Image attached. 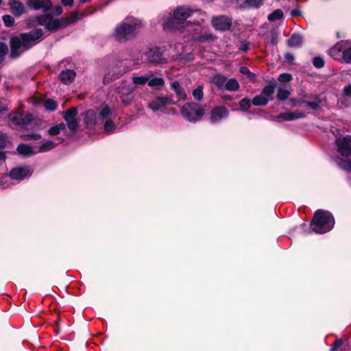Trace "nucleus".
<instances>
[{"mask_svg": "<svg viewBox=\"0 0 351 351\" xmlns=\"http://www.w3.org/2000/svg\"><path fill=\"white\" fill-rule=\"evenodd\" d=\"M11 143L6 133H0V150L4 149L8 144Z\"/></svg>", "mask_w": 351, "mask_h": 351, "instance_id": "obj_36", "label": "nucleus"}, {"mask_svg": "<svg viewBox=\"0 0 351 351\" xmlns=\"http://www.w3.org/2000/svg\"><path fill=\"white\" fill-rule=\"evenodd\" d=\"M6 158V152L0 151V161H5Z\"/></svg>", "mask_w": 351, "mask_h": 351, "instance_id": "obj_61", "label": "nucleus"}, {"mask_svg": "<svg viewBox=\"0 0 351 351\" xmlns=\"http://www.w3.org/2000/svg\"><path fill=\"white\" fill-rule=\"evenodd\" d=\"M226 77L222 75L217 74L212 79L213 83L218 88H222L226 82Z\"/></svg>", "mask_w": 351, "mask_h": 351, "instance_id": "obj_30", "label": "nucleus"}, {"mask_svg": "<svg viewBox=\"0 0 351 351\" xmlns=\"http://www.w3.org/2000/svg\"><path fill=\"white\" fill-rule=\"evenodd\" d=\"M290 94L289 90L280 87L278 89L276 97L279 101H285L289 98Z\"/></svg>", "mask_w": 351, "mask_h": 351, "instance_id": "obj_34", "label": "nucleus"}, {"mask_svg": "<svg viewBox=\"0 0 351 351\" xmlns=\"http://www.w3.org/2000/svg\"><path fill=\"white\" fill-rule=\"evenodd\" d=\"M239 72L240 73H241L242 75H246L247 77L250 80V81H255L256 79V75L255 73L251 72L250 71V69L247 67V66H241L240 69H239Z\"/></svg>", "mask_w": 351, "mask_h": 351, "instance_id": "obj_33", "label": "nucleus"}, {"mask_svg": "<svg viewBox=\"0 0 351 351\" xmlns=\"http://www.w3.org/2000/svg\"><path fill=\"white\" fill-rule=\"evenodd\" d=\"M58 144L53 141H45L40 145L35 146L36 152V154L47 152L53 149Z\"/></svg>", "mask_w": 351, "mask_h": 351, "instance_id": "obj_23", "label": "nucleus"}, {"mask_svg": "<svg viewBox=\"0 0 351 351\" xmlns=\"http://www.w3.org/2000/svg\"><path fill=\"white\" fill-rule=\"evenodd\" d=\"M61 2L64 6H72L74 3V0H61Z\"/></svg>", "mask_w": 351, "mask_h": 351, "instance_id": "obj_60", "label": "nucleus"}, {"mask_svg": "<svg viewBox=\"0 0 351 351\" xmlns=\"http://www.w3.org/2000/svg\"><path fill=\"white\" fill-rule=\"evenodd\" d=\"M8 53V45L3 43L0 42V64L3 63L4 56Z\"/></svg>", "mask_w": 351, "mask_h": 351, "instance_id": "obj_43", "label": "nucleus"}, {"mask_svg": "<svg viewBox=\"0 0 351 351\" xmlns=\"http://www.w3.org/2000/svg\"><path fill=\"white\" fill-rule=\"evenodd\" d=\"M44 106L47 110L54 111L58 107L56 101L52 99H47L44 104Z\"/></svg>", "mask_w": 351, "mask_h": 351, "instance_id": "obj_38", "label": "nucleus"}, {"mask_svg": "<svg viewBox=\"0 0 351 351\" xmlns=\"http://www.w3.org/2000/svg\"><path fill=\"white\" fill-rule=\"evenodd\" d=\"M211 23L215 29L221 32L230 29L232 26L231 19L223 15L213 17Z\"/></svg>", "mask_w": 351, "mask_h": 351, "instance_id": "obj_11", "label": "nucleus"}, {"mask_svg": "<svg viewBox=\"0 0 351 351\" xmlns=\"http://www.w3.org/2000/svg\"><path fill=\"white\" fill-rule=\"evenodd\" d=\"M263 3V0H244L242 8H259Z\"/></svg>", "mask_w": 351, "mask_h": 351, "instance_id": "obj_29", "label": "nucleus"}, {"mask_svg": "<svg viewBox=\"0 0 351 351\" xmlns=\"http://www.w3.org/2000/svg\"><path fill=\"white\" fill-rule=\"evenodd\" d=\"M293 77L291 74L288 73H284L279 75L278 77V80L280 82H289L292 80Z\"/></svg>", "mask_w": 351, "mask_h": 351, "instance_id": "obj_46", "label": "nucleus"}, {"mask_svg": "<svg viewBox=\"0 0 351 351\" xmlns=\"http://www.w3.org/2000/svg\"><path fill=\"white\" fill-rule=\"evenodd\" d=\"M215 37L211 34H205L199 36V40L201 42H206L208 40H213Z\"/></svg>", "mask_w": 351, "mask_h": 351, "instance_id": "obj_53", "label": "nucleus"}, {"mask_svg": "<svg viewBox=\"0 0 351 351\" xmlns=\"http://www.w3.org/2000/svg\"><path fill=\"white\" fill-rule=\"evenodd\" d=\"M35 20L38 22V25L45 26V29L49 32H54L59 30V19L53 18L50 14L38 15L35 19H29L32 22H34Z\"/></svg>", "mask_w": 351, "mask_h": 351, "instance_id": "obj_7", "label": "nucleus"}, {"mask_svg": "<svg viewBox=\"0 0 351 351\" xmlns=\"http://www.w3.org/2000/svg\"><path fill=\"white\" fill-rule=\"evenodd\" d=\"M303 40V37L300 34L294 33L288 39L287 45L291 47H300L302 45Z\"/></svg>", "mask_w": 351, "mask_h": 351, "instance_id": "obj_26", "label": "nucleus"}, {"mask_svg": "<svg viewBox=\"0 0 351 351\" xmlns=\"http://www.w3.org/2000/svg\"><path fill=\"white\" fill-rule=\"evenodd\" d=\"M172 95L157 96L148 103V107L153 111H163L169 104H174Z\"/></svg>", "mask_w": 351, "mask_h": 351, "instance_id": "obj_8", "label": "nucleus"}, {"mask_svg": "<svg viewBox=\"0 0 351 351\" xmlns=\"http://www.w3.org/2000/svg\"><path fill=\"white\" fill-rule=\"evenodd\" d=\"M321 100L318 97H315V100L312 101H305V106L313 110H318L320 108Z\"/></svg>", "mask_w": 351, "mask_h": 351, "instance_id": "obj_37", "label": "nucleus"}, {"mask_svg": "<svg viewBox=\"0 0 351 351\" xmlns=\"http://www.w3.org/2000/svg\"><path fill=\"white\" fill-rule=\"evenodd\" d=\"M104 130L108 133H112L115 130L114 123L112 119H107L104 125Z\"/></svg>", "mask_w": 351, "mask_h": 351, "instance_id": "obj_40", "label": "nucleus"}, {"mask_svg": "<svg viewBox=\"0 0 351 351\" xmlns=\"http://www.w3.org/2000/svg\"><path fill=\"white\" fill-rule=\"evenodd\" d=\"M337 150L344 157L351 156V135H347L343 138H338L335 141Z\"/></svg>", "mask_w": 351, "mask_h": 351, "instance_id": "obj_10", "label": "nucleus"}, {"mask_svg": "<svg viewBox=\"0 0 351 351\" xmlns=\"http://www.w3.org/2000/svg\"><path fill=\"white\" fill-rule=\"evenodd\" d=\"M165 84L163 78L161 77H154L150 80H148V85L149 86H162Z\"/></svg>", "mask_w": 351, "mask_h": 351, "instance_id": "obj_45", "label": "nucleus"}, {"mask_svg": "<svg viewBox=\"0 0 351 351\" xmlns=\"http://www.w3.org/2000/svg\"><path fill=\"white\" fill-rule=\"evenodd\" d=\"M339 167L347 171H351V160H341L338 162Z\"/></svg>", "mask_w": 351, "mask_h": 351, "instance_id": "obj_47", "label": "nucleus"}, {"mask_svg": "<svg viewBox=\"0 0 351 351\" xmlns=\"http://www.w3.org/2000/svg\"><path fill=\"white\" fill-rule=\"evenodd\" d=\"M252 104V100H250L248 98H243L239 102V106L243 111H247L250 109L251 107V105Z\"/></svg>", "mask_w": 351, "mask_h": 351, "instance_id": "obj_35", "label": "nucleus"}, {"mask_svg": "<svg viewBox=\"0 0 351 351\" xmlns=\"http://www.w3.org/2000/svg\"><path fill=\"white\" fill-rule=\"evenodd\" d=\"M60 132V131L59 130V129H58V126H56V125L51 127L48 130V134L51 136H56V135L59 134Z\"/></svg>", "mask_w": 351, "mask_h": 351, "instance_id": "obj_54", "label": "nucleus"}, {"mask_svg": "<svg viewBox=\"0 0 351 351\" xmlns=\"http://www.w3.org/2000/svg\"><path fill=\"white\" fill-rule=\"evenodd\" d=\"M42 138L41 135L38 133H31L24 136L25 141H38Z\"/></svg>", "mask_w": 351, "mask_h": 351, "instance_id": "obj_48", "label": "nucleus"}, {"mask_svg": "<svg viewBox=\"0 0 351 351\" xmlns=\"http://www.w3.org/2000/svg\"><path fill=\"white\" fill-rule=\"evenodd\" d=\"M228 115L229 111L225 106H216L210 112V121L212 123H215L221 119L228 117Z\"/></svg>", "mask_w": 351, "mask_h": 351, "instance_id": "obj_15", "label": "nucleus"}, {"mask_svg": "<svg viewBox=\"0 0 351 351\" xmlns=\"http://www.w3.org/2000/svg\"><path fill=\"white\" fill-rule=\"evenodd\" d=\"M132 90V93H133L134 91V88H127L125 86V93H128L130 92V90Z\"/></svg>", "mask_w": 351, "mask_h": 351, "instance_id": "obj_64", "label": "nucleus"}, {"mask_svg": "<svg viewBox=\"0 0 351 351\" xmlns=\"http://www.w3.org/2000/svg\"><path fill=\"white\" fill-rule=\"evenodd\" d=\"M87 15H88V13L83 12L81 14V17H80L77 12H71L69 16L59 19V29L68 27L71 24L79 21L82 17L86 16Z\"/></svg>", "mask_w": 351, "mask_h": 351, "instance_id": "obj_14", "label": "nucleus"}, {"mask_svg": "<svg viewBox=\"0 0 351 351\" xmlns=\"http://www.w3.org/2000/svg\"><path fill=\"white\" fill-rule=\"evenodd\" d=\"M193 95L197 101H202L204 97L203 87L198 86L197 88L193 90Z\"/></svg>", "mask_w": 351, "mask_h": 351, "instance_id": "obj_39", "label": "nucleus"}, {"mask_svg": "<svg viewBox=\"0 0 351 351\" xmlns=\"http://www.w3.org/2000/svg\"><path fill=\"white\" fill-rule=\"evenodd\" d=\"M143 27L141 19L128 16L116 26L113 36L119 43H125L134 38Z\"/></svg>", "mask_w": 351, "mask_h": 351, "instance_id": "obj_2", "label": "nucleus"}, {"mask_svg": "<svg viewBox=\"0 0 351 351\" xmlns=\"http://www.w3.org/2000/svg\"><path fill=\"white\" fill-rule=\"evenodd\" d=\"M269 101V98H266L261 93L255 96L252 100V104L256 106H265Z\"/></svg>", "mask_w": 351, "mask_h": 351, "instance_id": "obj_28", "label": "nucleus"}, {"mask_svg": "<svg viewBox=\"0 0 351 351\" xmlns=\"http://www.w3.org/2000/svg\"><path fill=\"white\" fill-rule=\"evenodd\" d=\"M43 31L40 28L18 36H12L10 38V54L12 59L18 58L23 52L32 49L43 37Z\"/></svg>", "mask_w": 351, "mask_h": 351, "instance_id": "obj_1", "label": "nucleus"}, {"mask_svg": "<svg viewBox=\"0 0 351 351\" xmlns=\"http://www.w3.org/2000/svg\"><path fill=\"white\" fill-rule=\"evenodd\" d=\"M82 116L83 121L87 126H92L98 124V123H96L97 114L94 110L89 109L85 111L84 112H83Z\"/></svg>", "mask_w": 351, "mask_h": 351, "instance_id": "obj_20", "label": "nucleus"}, {"mask_svg": "<svg viewBox=\"0 0 351 351\" xmlns=\"http://www.w3.org/2000/svg\"><path fill=\"white\" fill-rule=\"evenodd\" d=\"M277 84L275 81H269L267 84L263 88L261 93L266 98H269V101L274 99V94L276 88Z\"/></svg>", "mask_w": 351, "mask_h": 351, "instance_id": "obj_21", "label": "nucleus"}, {"mask_svg": "<svg viewBox=\"0 0 351 351\" xmlns=\"http://www.w3.org/2000/svg\"><path fill=\"white\" fill-rule=\"evenodd\" d=\"M63 12V9L62 8V6L60 5H56L53 8V14L56 15V16H60L62 14Z\"/></svg>", "mask_w": 351, "mask_h": 351, "instance_id": "obj_56", "label": "nucleus"}, {"mask_svg": "<svg viewBox=\"0 0 351 351\" xmlns=\"http://www.w3.org/2000/svg\"><path fill=\"white\" fill-rule=\"evenodd\" d=\"M10 119L14 125L23 127L27 125L34 120L31 114H27L23 117L14 116Z\"/></svg>", "mask_w": 351, "mask_h": 351, "instance_id": "obj_22", "label": "nucleus"}, {"mask_svg": "<svg viewBox=\"0 0 351 351\" xmlns=\"http://www.w3.org/2000/svg\"><path fill=\"white\" fill-rule=\"evenodd\" d=\"M8 5L15 17H20L26 12L23 3L19 0H9Z\"/></svg>", "mask_w": 351, "mask_h": 351, "instance_id": "obj_17", "label": "nucleus"}, {"mask_svg": "<svg viewBox=\"0 0 351 351\" xmlns=\"http://www.w3.org/2000/svg\"><path fill=\"white\" fill-rule=\"evenodd\" d=\"M328 54L336 60H340L341 59L343 60V51L337 45L329 49Z\"/></svg>", "mask_w": 351, "mask_h": 351, "instance_id": "obj_27", "label": "nucleus"}, {"mask_svg": "<svg viewBox=\"0 0 351 351\" xmlns=\"http://www.w3.org/2000/svg\"><path fill=\"white\" fill-rule=\"evenodd\" d=\"M111 113V110L108 106H105L102 108L99 113V118L105 119L108 117Z\"/></svg>", "mask_w": 351, "mask_h": 351, "instance_id": "obj_49", "label": "nucleus"}, {"mask_svg": "<svg viewBox=\"0 0 351 351\" xmlns=\"http://www.w3.org/2000/svg\"><path fill=\"white\" fill-rule=\"evenodd\" d=\"M171 88L176 93L180 99L182 101L186 99L187 96L186 92L178 81H174L171 84Z\"/></svg>", "mask_w": 351, "mask_h": 351, "instance_id": "obj_24", "label": "nucleus"}, {"mask_svg": "<svg viewBox=\"0 0 351 351\" xmlns=\"http://www.w3.org/2000/svg\"><path fill=\"white\" fill-rule=\"evenodd\" d=\"M343 62L351 64V47L343 50Z\"/></svg>", "mask_w": 351, "mask_h": 351, "instance_id": "obj_50", "label": "nucleus"}, {"mask_svg": "<svg viewBox=\"0 0 351 351\" xmlns=\"http://www.w3.org/2000/svg\"><path fill=\"white\" fill-rule=\"evenodd\" d=\"M141 60L144 63L155 66L166 62L163 53L158 47L149 48L141 55Z\"/></svg>", "mask_w": 351, "mask_h": 351, "instance_id": "obj_6", "label": "nucleus"}, {"mask_svg": "<svg viewBox=\"0 0 351 351\" xmlns=\"http://www.w3.org/2000/svg\"><path fill=\"white\" fill-rule=\"evenodd\" d=\"M312 63H313V65L316 69H322L325 65L324 60L322 58L319 57V56L314 57L313 58V60H312Z\"/></svg>", "mask_w": 351, "mask_h": 351, "instance_id": "obj_42", "label": "nucleus"}, {"mask_svg": "<svg viewBox=\"0 0 351 351\" xmlns=\"http://www.w3.org/2000/svg\"><path fill=\"white\" fill-rule=\"evenodd\" d=\"M4 25L7 27H11L14 25V19L9 14H5L2 17Z\"/></svg>", "mask_w": 351, "mask_h": 351, "instance_id": "obj_44", "label": "nucleus"}, {"mask_svg": "<svg viewBox=\"0 0 351 351\" xmlns=\"http://www.w3.org/2000/svg\"><path fill=\"white\" fill-rule=\"evenodd\" d=\"M225 88L228 90L236 91L239 88V84L236 79L231 78L225 84Z\"/></svg>", "mask_w": 351, "mask_h": 351, "instance_id": "obj_31", "label": "nucleus"}, {"mask_svg": "<svg viewBox=\"0 0 351 351\" xmlns=\"http://www.w3.org/2000/svg\"><path fill=\"white\" fill-rule=\"evenodd\" d=\"M180 112L182 117L189 122L199 121L205 113L204 109L196 102H188L184 104Z\"/></svg>", "mask_w": 351, "mask_h": 351, "instance_id": "obj_5", "label": "nucleus"}, {"mask_svg": "<svg viewBox=\"0 0 351 351\" xmlns=\"http://www.w3.org/2000/svg\"><path fill=\"white\" fill-rule=\"evenodd\" d=\"M26 4L30 10H39L43 8L44 12H47L53 7L50 0H27Z\"/></svg>", "mask_w": 351, "mask_h": 351, "instance_id": "obj_13", "label": "nucleus"}, {"mask_svg": "<svg viewBox=\"0 0 351 351\" xmlns=\"http://www.w3.org/2000/svg\"><path fill=\"white\" fill-rule=\"evenodd\" d=\"M75 76L76 72L74 70L66 69L60 73L58 79L62 84L69 85L75 80Z\"/></svg>", "mask_w": 351, "mask_h": 351, "instance_id": "obj_18", "label": "nucleus"}, {"mask_svg": "<svg viewBox=\"0 0 351 351\" xmlns=\"http://www.w3.org/2000/svg\"><path fill=\"white\" fill-rule=\"evenodd\" d=\"M17 153L23 157H28L36 154L35 147H32L29 145L20 143L16 148Z\"/></svg>", "mask_w": 351, "mask_h": 351, "instance_id": "obj_19", "label": "nucleus"}, {"mask_svg": "<svg viewBox=\"0 0 351 351\" xmlns=\"http://www.w3.org/2000/svg\"><path fill=\"white\" fill-rule=\"evenodd\" d=\"M132 82L136 85H144L148 83V77L147 76H134L132 77Z\"/></svg>", "mask_w": 351, "mask_h": 351, "instance_id": "obj_41", "label": "nucleus"}, {"mask_svg": "<svg viewBox=\"0 0 351 351\" xmlns=\"http://www.w3.org/2000/svg\"><path fill=\"white\" fill-rule=\"evenodd\" d=\"M283 17V12L280 9H277L269 14L267 19L271 22H275Z\"/></svg>", "mask_w": 351, "mask_h": 351, "instance_id": "obj_32", "label": "nucleus"}, {"mask_svg": "<svg viewBox=\"0 0 351 351\" xmlns=\"http://www.w3.org/2000/svg\"><path fill=\"white\" fill-rule=\"evenodd\" d=\"M305 117L306 113L304 112H287L280 113L275 117L274 120L280 122L282 121H293L298 119H302Z\"/></svg>", "mask_w": 351, "mask_h": 351, "instance_id": "obj_16", "label": "nucleus"}, {"mask_svg": "<svg viewBox=\"0 0 351 351\" xmlns=\"http://www.w3.org/2000/svg\"><path fill=\"white\" fill-rule=\"evenodd\" d=\"M248 49H249V43L247 41L242 42L241 45L239 47V50L241 51L246 52L248 50Z\"/></svg>", "mask_w": 351, "mask_h": 351, "instance_id": "obj_57", "label": "nucleus"}, {"mask_svg": "<svg viewBox=\"0 0 351 351\" xmlns=\"http://www.w3.org/2000/svg\"><path fill=\"white\" fill-rule=\"evenodd\" d=\"M291 15L293 16V17H298V16H300L302 15V12L300 10H297V9H294V10H292L291 11Z\"/></svg>", "mask_w": 351, "mask_h": 351, "instance_id": "obj_59", "label": "nucleus"}, {"mask_svg": "<svg viewBox=\"0 0 351 351\" xmlns=\"http://www.w3.org/2000/svg\"><path fill=\"white\" fill-rule=\"evenodd\" d=\"M193 14V10L186 6H178L173 11V17L168 18L163 23V28L171 32L182 27L184 22Z\"/></svg>", "mask_w": 351, "mask_h": 351, "instance_id": "obj_4", "label": "nucleus"}, {"mask_svg": "<svg viewBox=\"0 0 351 351\" xmlns=\"http://www.w3.org/2000/svg\"><path fill=\"white\" fill-rule=\"evenodd\" d=\"M305 101L304 99H295L292 98L290 99V102L291 104V106H302V105H305Z\"/></svg>", "mask_w": 351, "mask_h": 351, "instance_id": "obj_52", "label": "nucleus"}, {"mask_svg": "<svg viewBox=\"0 0 351 351\" xmlns=\"http://www.w3.org/2000/svg\"><path fill=\"white\" fill-rule=\"evenodd\" d=\"M344 95L348 97H351V84L347 85L343 88Z\"/></svg>", "mask_w": 351, "mask_h": 351, "instance_id": "obj_58", "label": "nucleus"}, {"mask_svg": "<svg viewBox=\"0 0 351 351\" xmlns=\"http://www.w3.org/2000/svg\"><path fill=\"white\" fill-rule=\"evenodd\" d=\"M119 93L121 95V101L125 105H129L133 100V95L132 94V90L128 93H125V86L123 85L118 88Z\"/></svg>", "mask_w": 351, "mask_h": 351, "instance_id": "obj_25", "label": "nucleus"}, {"mask_svg": "<svg viewBox=\"0 0 351 351\" xmlns=\"http://www.w3.org/2000/svg\"><path fill=\"white\" fill-rule=\"evenodd\" d=\"M31 173L29 166H18L12 168L8 176L12 180H22L27 177Z\"/></svg>", "mask_w": 351, "mask_h": 351, "instance_id": "obj_12", "label": "nucleus"}, {"mask_svg": "<svg viewBox=\"0 0 351 351\" xmlns=\"http://www.w3.org/2000/svg\"><path fill=\"white\" fill-rule=\"evenodd\" d=\"M77 112L76 107H71L67 109L63 114V118L66 122L67 128L73 132H76L79 127V121L76 118Z\"/></svg>", "mask_w": 351, "mask_h": 351, "instance_id": "obj_9", "label": "nucleus"}, {"mask_svg": "<svg viewBox=\"0 0 351 351\" xmlns=\"http://www.w3.org/2000/svg\"><path fill=\"white\" fill-rule=\"evenodd\" d=\"M335 222V218L330 212L319 209L314 213L308 233L324 234L330 232L333 228Z\"/></svg>", "mask_w": 351, "mask_h": 351, "instance_id": "obj_3", "label": "nucleus"}, {"mask_svg": "<svg viewBox=\"0 0 351 351\" xmlns=\"http://www.w3.org/2000/svg\"><path fill=\"white\" fill-rule=\"evenodd\" d=\"M222 99L225 101H228V100H232V96L229 95H224L222 96Z\"/></svg>", "mask_w": 351, "mask_h": 351, "instance_id": "obj_63", "label": "nucleus"}, {"mask_svg": "<svg viewBox=\"0 0 351 351\" xmlns=\"http://www.w3.org/2000/svg\"><path fill=\"white\" fill-rule=\"evenodd\" d=\"M56 126H58V128L60 132L62 130H65V128H66V125L63 122H61L59 124H57Z\"/></svg>", "mask_w": 351, "mask_h": 351, "instance_id": "obj_62", "label": "nucleus"}, {"mask_svg": "<svg viewBox=\"0 0 351 351\" xmlns=\"http://www.w3.org/2000/svg\"><path fill=\"white\" fill-rule=\"evenodd\" d=\"M284 57L286 62L289 64L293 63V60H295L294 56L291 53H286Z\"/></svg>", "mask_w": 351, "mask_h": 351, "instance_id": "obj_55", "label": "nucleus"}, {"mask_svg": "<svg viewBox=\"0 0 351 351\" xmlns=\"http://www.w3.org/2000/svg\"><path fill=\"white\" fill-rule=\"evenodd\" d=\"M343 341L342 339H336L331 345L330 351H337V350L343 345Z\"/></svg>", "mask_w": 351, "mask_h": 351, "instance_id": "obj_51", "label": "nucleus"}]
</instances>
